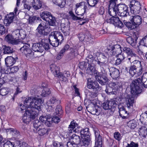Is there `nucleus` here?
Returning a JSON list of instances; mask_svg holds the SVG:
<instances>
[{"label": "nucleus", "mask_w": 147, "mask_h": 147, "mask_svg": "<svg viewBox=\"0 0 147 147\" xmlns=\"http://www.w3.org/2000/svg\"><path fill=\"white\" fill-rule=\"evenodd\" d=\"M133 65L129 67V73L132 77L136 78L141 76L142 78H138L133 81L130 84L131 93L135 95L140 93L144 86L147 87V72H144V66L141 61L135 60L132 62Z\"/></svg>", "instance_id": "f257e3e1"}, {"label": "nucleus", "mask_w": 147, "mask_h": 147, "mask_svg": "<svg viewBox=\"0 0 147 147\" xmlns=\"http://www.w3.org/2000/svg\"><path fill=\"white\" fill-rule=\"evenodd\" d=\"M13 36L7 35L5 37V40L8 43H10L13 45H17L18 44H22L24 45L21 47L20 49L22 53H24L28 59L31 58L33 55V53L30 48V46L29 44L23 40H19L16 37H13Z\"/></svg>", "instance_id": "f03ea898"}, {"label": "nucleus", "mask_w": 147, "mask_h": 147, "mask_svg": "<svg viewBox=\"0 0 147 147\" xmlns=\"http://www.w3.org/2000/svg\"><path fill=\"white\" fill-rule=\"evenodd\" d=\"M42 100L40 98L28 97L24 100V104L27 108H34L38 111L41 110V105Z\"/></svg>", "instance_id": "7ed1b4c3"}, {"label": "nucleus", "mask_w": 147, "mask_h": 147, "mask_svg": "<svg viewBox=\"0 0 147 147\" xmlns=\"http://www.w3.org/2000/svg\"><path fill=\"white\" fill-rule=\"evenodd\" d=\"M63 37L62 34L55 31L52 33L49 37V40L50 44L54 47H57L63 40Z\"/></svg>", "instance_id": "20e7f679"}, {"label": "nucleus", "mask_w": 147, "mask_h": 147, "mask_svg": "<svg viewBox=\"0 0 147 147\" xmlns=\"http://www.w3.org/2000/svg\"><path fill=\"white\" fill-rule=\"evenodd\" d=\"M58 116H54L51 118V115L50 114L46 115H42L39 117V120L42 123L45 124L48 127H51L53 122L55 123H58L60 121V119Z\"/></svg>", "instance_id": "39448f33"}, {"label": "nucleus", "mask_w": 147, "mask_h": 147, "mask_svg": "<svg viewBox=\"0 0 147 147\" xmlns=\"http://www.w3.org/2000/svg\"><path fill=\"white\" fill-rule=\"evenodd\" d=\"M117 105V102L116 100H107L103 103L102 107L104 109L108 111L107 113L109 115H111L113 114Z\"/></svg>", "instance_id": "423d86ee"}, {"label": "nucleus", "mask_w": 147, "mask_h": 147, "mask_svg": "<svg viewBox=\"0 0 147 147\" xmlns=\"http://www.w3.org/2000/svg\"><path fill=\"white\" fill-rule=\"evenodd\" d=\"M116 7L118 16L122 17H126L128 16H129V13L127 12V7L126 5L119 4L116 5Z\"/></svg>", "instance_id": "0eeeda50"}, {"label": "nucleus", "mask_w": 147, "mask_h": 147, "mask_svg": "<svg viewBox=\"0 0 147 147\" xmlns=\"http://www.w3.org/2000/svg\"><path fill=\"white\" fill-rule=\"evenodd\" d=\"M130 7L131 13L136 14L139 13L140 12L141 7L139 2L133 0L130 2Z\"/></svg>", "instance_id": "6e6552de"}, {"label": "nucleus", "mask_w": 147, "mask_h": 147, "mask_svg": "<svg viewBox=\"0 0 147 147\" xmlns=\"http://www.w3.org/2000/svg\"><path fill=\"white\" fill-rule=\"evenodd\" d=\"M90 69L92 71V73H93L95 75L96 80L100 84L102 85H104L107 84L108 82V79L106 77H101L99 76V73L96 69H94L93 71H92V70L93 69L92 67H90Z\"/></svg>", "instance_id": "1a4fd4ad"}, {"label": "nucleus", "mask_w": 147, "mask_h": 147, "mask_svg": "<svg viewBox=\"0 0 147 147\" xmlns=\"http://www.w3.org/2000/svg\"><path fill=\"white\" fill-rule=\"evenodd\" d=\"M117 0H110L109 5V14L112 17L118 15L116 9V2Z\"/></svg>", "instance_id": "9d476101"}, {"label": "nucleus", "mask_w": 147, "mask_h": 147, "mask_svg": "<svg viewBox=\"0 0 147 147\" xmlns=\"http://www.w3.org/2000/svg\"><path fill=\"white\" fill-rule=\"evenodd\" d=\"M45 41L44 38H40L38 39V42L35 43L33 44L32 49L35 52H39L42 53L43 51L42 45Z\"/></svg>", "instance_id": "9b49d317"}, {"label": "nucleus", "mask_w": 147, "mask_h": 147, "mask_svg": "<svg viewBox=\"0 0 147 147\" xmlns=\"http://www.w3.org/2000/svg\"><path fill=\"white\" fill-rule=\"evenodd\" d=\"M114 16L111 18H110L107 20V22L108 23L113 24L115 26L122 27L123 25L122 21H123L124 23H125V20H123L121 18L120 19L118 17Z\"/></svg>", "instance_id": "f8f14e48"}, {"label": "nucleus", "mask_w": 147, "mask_h": 147, "mask_svg": "<svg viewBox=\"0 0 147 147\" xmlns=\"http://www.w3.org/2000/svg\"><path fill=\"white\" fill-rule=\"evenodd\" d=\"M48 26L45 22H42L38 25L36 30L39 34L42 35H47L49 33L47 30L49 29Z\"/></svg>", "instance_id": "ddd939ff"}, {"label": "nucleus", "mask_w": 147, "mask_h": 147, "mask_svg": "<svg viewBox=\"0 0 147 147\" xmlns=\"http://www.w3.org/2000/svg\"><path fill=\"white\" fill-rule=\"evenodd\" d=\"M18 8L17 7H16L14 11V13L13 12L11 13L7 14L5 17L4 21L5 26H9L13 22L14 16L17 15V12L18 11Z\"/></svg>", "instance_id": "4468645a"}, {"label": "nucleus", "mask_w": 147, "mask_h": 147, "mask_svg": "<svg viewBox=\"0 0 147 147\" xmlns=\"http://www.w3.org/2000/svg\"><path fill=\"white\" fill-rule=\"evenodd\" d=\"M12 34L13 37L18 39L19 40L21 39H24L26 36L25 31L22 29L15 30L13 32Z\"/></svg>", "instance_id": "2eb2a0df"}, {"label": "nucleus", "mask_w": 147, "mask_h": 147, "mask_svg": "<svg viewBox=\"0 0 147 147\" xmlns=\"http://www.w3.org/2000/svg\"><path fill=\"white\" fill-rule=\"evenodd\" d=\"M95 136V146L94 147H102V137L98 130L94 131Z\"/></svg>", "instance_id": "dca6fc26"}, {"label": "nucleus", "mask_w": 147, "mask_h": 147, "mask_svg": "<svg viewBox=\"0 0 147 147\" xmlns=\"http://www.w3.org/2000/svg\"><path fill=\"white\" fill-rule=\"evenodd\" d=\"M129 19L131 22H133L134 24L137 27L141 24L142 21V18L138 15L131 16Z\"/></svg>", "instance_id": "f3484780"}, {"label": "nucleus", "mask_w": 147, "mask_h": 147, "mask_svg": "<svg viewBox=\"0 0 147 147\" xmlns=\"http://www.w3.org/2000/svg\"><path fill=\"white\" fill-rule=\"evenodd\" d=\"M134 102V97L131 95H128L126 99L125 104L128 109L130 110L132 109Z\"/></svg>", "instance_id": "a211bd4d"}, {"label": "nucleus", "mask_w": 147, "mask_h": 147, "mask_svg": "<svg viewBox=\"0 0 147 147\" xmlns=\"http://www.w3.org/2000/svg\"><path fill=\"white\" fill-rule=\"evenodd\" d=\"M96 62L101 69H102L104 70L105 68L108 65V59L104 55L103 56L102 58L100 59V61L98 60Z\"/></svg>", "instance_id": "6ab92c4d"}, {"label": "nucleus", "mask_w": 147, "mask_h": 147, "mask_svg": "<svg viewBox=\"0 0 147 147\" xmlns=\"http://www.w3.org/2000/svg\"><path fill=\"white\" fill-rule=\"evenodd\" d=\"M110 75L113 79H116L119 76V70L114 67H111L109 69Z\"/></svg>", "instance_id": "aec40b11"}, {"label": "nucleus", "mask_w": 147, "mask_h": 147, "mask_svg": "<svg viewBox=\"0 0 147 147\" xmlns=\"http://www.w3.org/2000/svg\"><path fill=\"white\" fill-rule=\"evenodd\" d=\"M18 59L17 57L14 58L11 56L8 57L5 59V64L7 67H10L15 64Z\"/></svg>", "instance_id": "412c9836"}, {"label": "nucleus", "mask_w": 147, "mask_h": 147, "mask_svg": "<svg viewBox=\"0 0 147 147\" xmlns=\"http://www.w3.org/2000/svg\"><path fill=\"white\" fill-rule=\"evenodd\" d=\"M135 37L134 39L131 37H128L126 38L127 42L132 47H135L137 42V39L138 36H137L136 35H134Z\"/></svg>", "instance_id": "4be33fe9"}, {"label": "nucleus", "mask_w": 147, "mask_h": 147, "mask_svg": "<svg viewBox=\"0 0 147 147\" xmlns=\"http://www.w3.org/2000/svg\"><path fill=\"white\" fill-rule=\"evenodd\" d=\"M39 111H35L32 109H28L26 111V114L28 115L32 119H34L37 116Z\"/></svg>", "instance_id": "5701e85b"}, {"label": "nucleus", "mask_w": 147, "mask_h": 147, "mask_svg": "<svg viewBox=\"0 0 147 147\" xmlns=\"http://www.w3.org/2000/svg\"><path fill=\"white\" fill-rule=\"evenodd\" d=\"M91 143L90 137H81L80 144L82 146L87 147Z\"/></svg>", "instance_id": "b1692460"}, {"label": "nucleus", "mask_w": 147, "mask_h": 147, "mask_svg": "<svg viewBox=\"0 0 147 147\" xmlns=\"http://www.w3.org/2000/svg\"><path fill=\"white\" fill-rule=\"evenodd\" d=\"M109 84L115 92L118 89L122 88V84L121 82H111Z\"/></svg>", "instance_id": "393cba45"}, {"label": "nucleus", "mask_w": 147, "mask_h": 147, "mask_svg": "<svg viewBox=\"0 0 147 147\" xmlns=\"http://www.w3.org/2000/svg\"><path fill=\"white\" fill-rule=\"evenodd\" d=\"M60 103V101L57 99L53 97L47 102V105H49V108H52V110H53L54 107H53L52 105H49L52 104H57Z\"/></svg>", "instance_id": "a878e982"}, {"label": "nucleus", "mask_w": 147, "mask_h": 147, "mask_svg": "<svg viewBox=\"0 0 147 147\" xmlns=\"http://www.w3.org/2000/svg\"><path fill=\"white\" fill-rule=\"evenodd\" d=\"M70 76V74L69 71H64L63 73H59L57 77L60 78L63 81H66L67 80L68 78Z\"/></svg>", "instance_id": "bb28decb"}, {"label": "nucleus", "mask_w": 147, "mask_h": 147, "mask_svg": "<svg viewBox=\"0 0 147 147\" xmlns=\"http://www.w3.org/2000/svg\"><path fill=\"white\" fill-rule=\"evenodd\" d=\"M53 4L58 5L61 8H63L66 3V0H50Z\"/></svg>", "instance_id": "cd10ccee"}, {"label": "nucleus", "mask_w": 147, "mask_h": 147, "mask_svg": "<svg viewBox=\"0 0 147 147\" xmlns=\"http://www.w3.org/2000/svg\"><path fill=\"white\" fill-rule=\"evenodd\" d=\"M7 134L11 135L13 138L18 137L19 135V133L16 129L12 128H9L6 129Z\"/></svg>", "instance_id": "c85d7f7f"}, {"label": "nucleus", "mask_w": 147, "mask_h": 147, "mask_svg": "<svg viewBox=\"0 0 147 147\" xmlns=\"http://www.w3.org/2000/svg\"><path fill=\"white\" fill-rule=\"evenodd\" d=\"M81 140L80 136L75 134L72 135L70 140L71 141L73 142L74 144L77 146L80 143Z\"/></svg>", "instance_id": "c756f323"}, {"label": "nucleus", "mask_w": 147, "mask_h": 147, "mask_svg": "<svg viewBox=\"0 0 147 147\" xmlns=\"http://www.w3.org/2000/svg\"><path fill=\"white\" fill-rule=\"evenodd\" d=\"M38 132L39 135L42 136L48 134V129L42 125L38 130Z\"/></svg>", "instance_id": "7c9ffc66"}, {"label": "nucleus", "mask_w": 147, "mask_h": 147, "mask_svg": "<svg viewBox=\"0 0 147 147\" xmlns=\"http://www.w3.org/2000/svg\"><path fill=\"white\" fill-rule=\"evenodd\" d=\"M80 133L81 137H90L89 129L88 128L81 129L80 131Z\"/></svg>", "instance_id": "2f4dec72"}, {"label": "nucleus", "mask_w": 147, "mask_h": 147, "mask_svg": "<svg viewBox=\"0 0 147 147\" xmlns=\"http://www.w3.org/2000/svg\"><path fill=\"white\" fill-rule=\"evenodd\" d=\"M90 84V86H89L90 87H89L88 84H87V87L88 88L90 89H92L95 91L100 90V87L97 82H95L91 83Z\"/></svg>", "instance_id": "473e14b6"}, {"label": "nucleus", "mask_w": 147, "mask_h": 147, "mask_svg": "<svg viewBox=\"0 0 147 147\" xmlns=\"http://www.w3.org/2000/svg\"><path fill=\"white\" fill-rule=\"evenodd\" d=\"M119 115L121 116L123 119H125L127 118V113L124 107H120L119 110Z\"/></svg>", "instance_id": "72a5a7b5"}, {"label": "nucleus", "mask_w": 147, "mask_h": 147, "mask_svg": "<svg viewBox=\"0 0 147 147\" xmlns=\"http://www.w3.org/2000/svg\"><path fill=\"white\" fill-rule=\"evenodd\" d=\"M50 69L55 75L58 76L59 73V67L54 64H51L50 66Z\"/></svg>", "instance_id": "f704fd0d"}, {"label": "nucleus", "mask_w": 147, "mask_h": 147, "mask_svg": "<svg viewBox=\"0 0 147 147\" xmlns=\"http://www.w3.org/2000/svg\"><path fill=\"white\" fill-rule=\"evenodd\" d=\"M124 52L126 53L129 56L131 57H136L137 55L135 53H134L132 51V50L129 48L127 47H124L123 49Z\"/></svg>", "instance_id": "c9c22d12"}, {"label": "nucleus", "mask_w": 147, "mask_h": 147, "mask_svg": "<svg viewBox=\"0 0 147 147\" xmlns=\"http://www.w3.org/2000/svg\"><path fill=\"white\" fill-rule=\"evenodd\" d=\"M85 93L87 97L90 99L91 98H94L96 96V94L95 93L90 92L88 89H86L85 90Z\"/></svg>", "instance_id": "e433bc0d"}, {"label": "nucleus", "mask_w": 147, "mask_h": 147, "mask_svg": "<svg viewBox=\"0 0 147 147\" xmlns=\"http://www.w3.org/2000/svg\"><path fill=\"white\" fill-rule=\"evenodd\" d=\"M46 21L48 22L49 25L53 26L55 24L56 20L55 18L51 14Z\"/></svg>", "instance_id": "4c0bfd02"}, {"label": "nucleus", "mask_w": 147, "mask_h": 147, "mask_svg": "<svg viewBox=\"0 0 147 147\" xmlns=\"http://www.w3.org/2000/svg\"><path fill=\"white\" fill-rule=\"evenodd\" d=\"M78 126V124L75 121H72L69 126L68 132L69 133H72L73 130Z\"/></svg>", "instance_id": "58836bf2"}, {"label": "nucleus", "mask_w": 147, "mask_h": 147, "mask_svg": "<svg viewBox=\"0 0 147 147\" xmlns=\"http://www.w3.org/2000/svg\"><path fill=\"white\" fill-rule=\"evenodd\" d=\"M138 130L140 135L144 136L147 134V127L144 126H142Z\"/></svg>", "instance_id": "ea45409f"}, {"label": "nucleus", "mask_w": 147, "mask_h": 147, "mask_svg": "<svg viewBox=\"0 0 147 147\" xmlns=\"http://www.w3.org/2000/svg\"><path fill=\"white\" fill-rule=\"evenodd\" d=\"M10 91L9 88L4 87L0 89V94L2 96H5L7 95Z\"/></svg>", "instance_id": "a19ab883"}, {"label": "nucleus", "mask_w": 147, "mask_h": 147, "mask_svg": "<svg viewBox=\"0 0 147 147\" xmlns=\"http://www.w3.org/2000/svg\"><path fill=\"white\" fill-rule=\"evenodd\" d=\"M51 14V13L48 11H44L40 13V16L42 19L46 21Z\"/></svg>", "instance_id": "79ce46f5"}, {"label": "nucleus", "mask_w": 147, "mask_h": 147, "mask_svg": "<svg viewBox=\"0 0 147 147\" xmlns=\"http://www.w3.org/2000/svg\"><path fill=\"white\" fill-rule=\"evenodd\" d=\"M42 6V2L40 0H36L32 6L34 9L37 10L40 8Z\"/></svg>", "instance_id": "37998d69"}, {"label": "nucleus", "mask_w": 147, "mask_h": 147, "mask_svg": "<svg viewBox=\"0 0 147 147\" xmlns=\"http://www.w3.org/2000/svg\"><path fill=\"white\" fill-rule=\"evenodd\" d=\"M69 13L70 16V18L73 20L76 21L80 20L82 19L80 17H78L76 16L71 10L69 11Z\"/></svg>", "instance_id": "c03bdc74"}, {"label": "nucleus", "mask_w": 147, "mask_h": 147, "mask_svg": "<svg viewBox=\"0 0 147 147\" xmlns=\"http://www.w3.org/2000/svg\"><path fill=\"white\" fill-rule=\"evenodd\" d=\"M137 122L135 120H132L127 123L128 126L131 129H134L137 126Z\"/></svg>", "instance_id": "a18cd8bd"}, {"label": "nucleus", "mask_w": 147, "mask_h": 147, "mask_svg": "<svg viewBox=\"0 0 147 147\" xmlns=\"http://www.w3.org/2000/svg\"><path fill=\"white\" fill-rule=\"evenodd\" d=\"M31 119L28 115L26 114V113H24L22 118L23 122L24 123L28 124L30 121Z\"/></svg>", "instance_id": "49530a36"}, {"label": "nucleus", "mask_w": 147, "mask_h": 147, "mask_svg": "<svg viewBox=\"0 0 147 147\" xmlns=\"http://www.w3.org/2000/svg\"><path fill=\"white\" fill-rule=\"evenodd\" d=\"M88 3H87L86 2H82V13H80V14H78V15H80L82 16L85 13L86 11V9L87 8V5Z\"/></svg>", "instance_id": "de8ad7c7"}, {"label": "nucleus", "mask_w": 147, "mask_h": 147, "mask_svg": "<svg viewBox=\"0 0 147 147\" xmlns=\"http://www.w3.org/2000/svg\"><path fill=\"white\" fill-rule=\"evenodd\" d=\"M87 2L89 6L94 7L97 4L98 2V0H88Z\"/></svg>", "instance_id": "09e8293b"}, {"label": "nucleus", "mask_w": 147, "mask_h": 147, "mask_svg": "<svg viewBox=\"0 0 147 147\" xmlns=\"http://www.w3.org/2000/svg\"><path fill=\"white\" fill-rule=\"evenodd\" d=\"M126 24H125L126 26L130 30H132L136 27H137V26H136L135 24H134L133 22H132V23H130L129 22H125Z\"/></svg>", "instance_id": "8fccbe9b"}, {"label": "nucleus", "mask_w": 147, "mask_h": 147, "mask_svg": "<svg viewBox=\"0 0 147 147\" xmlns=\"http://www.w3.org/2000/svg\"><path fill=\"white\" fill-rule=\"evenodd\" d=\"M106 92L108 94H115V92L113 91V88L110 86L109 84V86L106 87V89H105Z\"/></svg>", "instance_id": "3c124183"}, {"label": "nucleus", "mask_w": 147, "mask_h": 147, "mask_svg": "<svg viewBox=\"0 0 147 147\" xmlns=\"http://www.w3.org/2000/svg\"><path fill=\"white\" fill-rule=\"evenodd\" d=\"M34 127L36 129L38 130L39 127H41L42 125L41 122L38 120H35L34 123Z\"/></svg>", "instance_id": "603ef678"}, {"label": "nucleus", "mask_w": 147, "mask_h": 147, "mask_svg": "<svg viewBox=\"0 0 147 147\" xmlns=\"http://www.w3.org/2000/svg\"><path fill=\"white\" fill-rule=\"evenodd\" d=\"M51 93V91L50 89L48 88H46L42 90L41 95L43 97H46L50 94Z\"/></svg>", "instance_id": "864d4df0"}, {"label": "nucleus", "mask_w": 147, "mask_h": 147, "mask_svg": "<svg viewBox=\"0 0 147 147\" xmlns=\"http://www.w3.org/2000/svg\"><path fill=\"white\" fill-rule=\"evenodd\" d=\"M138 142H135L133 141H131L129 143H127L125 147H139Z\"/></svg>", "instance_id": "5fc2aeb1"}, {"label": "nucleus", "mask_w": 147, "mask_h": 147, "mask_svg": "<svg viewBox=\"0 0 147 147\" xmlns=\"http://www.w3.org/2000/svg\"><path fill=\"white\" fill-rule=\"evenodd\" d=\"M56 115L58 116H60L63 113V111L62 110L61 107L60 105H58L55 109Z\"/></svg>", "instance_id": "6e6d98bb"}, {"label": "nucleus", "mask_w": 147, "mask_h": 147, "mask_svg": "<svg viewBox=\"0 0 147 147\" xmlns=\"http://www.w3.org/2000/svg\"><path fill=\"white\" fill-rule=\"evenodd\" d=\"M114 138L118 141H120L122 139V136L118 132H115L114 134Z\"/></svg>", "instance_id": "4d7b16f0"}, {"label": "nucleus", "mask_w": 147, "mask_h": 147, "mask_svg": "<svg viewBox=\"0 0 147 147\" xmlns=\"http://www.w3.org/2000/svg\"><path fill=\"white\" fill-rule=\"evenodd\" d=\"M140 45L147 47V35L141 39L140 41Z\"/></svg>", "instance_id": "13d9d810"}, {"label": "nucleus", "mask_w": 147, "mask_h": 147, "mask_svg": "<svg viewBox=\"0 0 147 147\" xmlns=\"http://www.w3.org/2000/svg\"><path fill=\"white\" fill-rule=\"evenodd\" d=\"M113 48H114L115 51L117 54H119L122 53V51L121 47L120 45H116L113 46Z\"/></svg>", "instance_id": "bf43d9fd"}, {"label": "nucleus", "mask_w": 147, "mask_h": 147, "mask_svg": "<svg viewBox=\"0 0 147 147\" xmlns=\"http://www.w3.org/2000/svg\"><path fill=\"white\" fill-rule=\"evenodd\" d=\"M12 49L9 47L5 46L4 48V53L5 54L12 53Z\"/></svg>", "instance_id": "052dcab7"}, {"label": "nucleus", "mask_w": 147, "mask_h": 147, "mask_svg": "<svg viewBox=\"0 0 147 147\" xmlns=\"http://www.w3.org/2000/svg\"><path fill=\"white\" fill-rule=\"evenodd\" d=\"M14 144L10 141H7L3 144V147H14Z\"/></svg>", "instance_id": "680f3d73"}, {"label": "nucleus", "mask_w": 147, "mask_h": 147, "mask_svg": "<svg viewBox=\"0 0 147 147\" xmlns=\"http://www.w3.org/2000/svg\"><path fill=\"white\" fill-rule=\"evenodd\" d=\"M117 57L123 62L124 61V60L125 59V56L124 55L123 53H122L120 54H117Z\"/></svg>", "instance_id": "e2e57ef3"}, {"label": "nucleus", "mask_w": 147, "mask_h": 147, "mask_svg": "<svg viewBox=\"0 0 147 147\" xmlns=\"http://www.w3.org/2000/svg\"><path fill=\"white\" fill-rule=\"evenodd\" d=\"M26 108H28L25 105V104H24V105H23L21 104L19 105V111H22V112H24V111L26 112V111L27 110L26 109Z\"/></svg>", "instance_id": "0e129e2a"}, {"label": "nucleus", "mask_w": 147, "mask_h": 147, "mask_svg": "<svg viewBox=\"0 0 147 147\" xmlns=\"http://www.w3.org/2000/svg\"><path fill=\"white\" fill-rule=\"evenodd\" d=\"M5 28L2 24H0V35H3L5 33Z\"/></svg>", "instance_id": "69168bd1"}, {"label": "nucleus", "mask_w": 147, "mask_h": 147, "mask_svg": "<svg viewBox=\"0 0 147 147\" xmlns=\"http://www.w3.org/2000/svg\"><path fill=\"white\" fill-rule=\"evenodd\" d=\"M71 110V104L68 102L66 104L65 106V111L67 113H69Z\"/></svg>", "instance_id": "338daca9"}, {"label": "nucleus", "mask_w": 147, "mask_h": 147, "mask_svg": "<svg viewBox=\"0 0 147 147\" xmlns=\"http://www.w3.org/2000/svg\"><path fill=\"white\" fill-rule=\"evenodd\" d=\"M53 146L54 147H63L62 144L57 142H55L53 144Z\"/></svg>", "instance_id": "774afa93"}]
</instances>
